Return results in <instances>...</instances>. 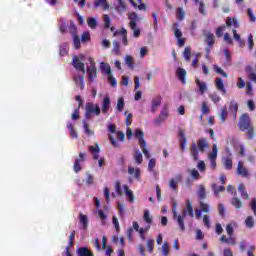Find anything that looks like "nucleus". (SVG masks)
I'll use <instances>...</instances> for the list:
<instances>
[{"mask_svg":"<svg viewBox=\"0 0 256 256\" xmlns=\"http://www.w3.org/2000/svg\"><path fill=\"white\" fill-rule=\"evenodd\" d=\"M117 35H122V44L124 47H127V45H129V41L127 40V29L121 28L119 31H115L114 37H117Z\"/></svg>","mask_w":256,"mask_h":256,"instance_id":"10","label":"nucleus"},{"mask_svg":"<svg viewBox=\"0 0 256 256\" xmlns=\"http://www.w3.org/2000/svg\"><path fill=\"white\" fill-rule=\"evenodd\" d=\"M226 231L228 233V237H233V225L227 224Z\"/></svg>","mask_w":256,"mask_h":256,"instance_id":"61","label":"nucleus"},{"mask_svg":"<svg viewBox=\"0 0 256 256\" xmlns=\"http://www.w3.org/2000/svg\"><path fill=\"white\" fill-rule=\"evenodd\" d=\"M209 97L213 103H219V101H221V96H219L217 93L210 94Z\"/></svg>","mask_w":256,"mask_h":256,"instance_id":"53","label":"nucleus"},{"mask_svg":"<svg viewBox=\"0 0 256 256\" xmlns=\"http://www.w3.org/2000/svg\"><path fill=\"white\" fill-rule=\"evenodd\" d=\"M153 107H160L161 106V96H157L152 100Z\"/></svg>","mask_w":256,"mask_h":256,"instance_id":"54","label":"nucleus"},{"mask_svg":"<svg viewBox=\"0 0 256 256\" xmlns=\"http://www.w3.org/2000/svg\"><path fill=\"white\" fill-rule=\"evenodd\" d=\"M115 190H116L117 195H119V196L123 195V192L121 190V183L119 181H116V183H115Z\"/></svg>","mask_w":256,"mask_h":256,"instance_id":"60","label":"nucleus"},{"mask_svg":"<svg viewBox=\"0 0 256 256\" xmlns=\"http://www.w3.org/2000/svg\"><path fill=\"white\" fill-rule=\"evenodd\" d=\"M128 19L130 20L129 27L131 31H133V37L135 39H138V37H141V29L137 27V20L139 19V14H137V12H133L129 14Z\"/></svg>","mask_w":256,"mask_h":256,"instance_id":"5","label":"nucleus"},{"mask_svg":"<svg viewBox=\"0 0 256 256\" xmlns=\"http://www.w3.org/2000/svg\"><path fill=\"white\" fill-rule=\"evenodd\" d=\"M128 174L134 175V179H136V181H141V169L128 166Z\"/></svg>","mask_w":256,"mask_h":256,"instance_id":"14","label":"nucleus"},{"mask_svg":"<svg viewBox=\"0 0 256 256\" xmlns=\"http://www.w3.org/2000/svg\"><path fill=\"white\" fill-rule=\"evenodd\" d=\"M212 189L214 190L215 195H219V193L225 191L224 186H219L217 189V184H215V183L212 184Z\"/></svg>","mask_w":256,"mask_h":256,"instance_id":"48","label":"nucleus"},{"mask_svg":"<svg viewBox=\"0 0 256 256\" xmlns=\"http://www.w3.org/2000/svg\"><path fill=\"white\" fill-rule=\"evenodd\" d=\"M88 27L90 29H97V20L93 17L88 18Z\"/></svg>","mask_w":256,"mask_h":256,"instance_id":"43","label":"nucleus"},{"mask_svg":"<svg viewBox=\"0 0 256 256\" xmlns=\"http://www.w3.org/2000/svg\"><path fill=\"white\" fill-rule=\"evenodd\" d=\"M77 254L79 256H93L91 250L87 247H80L77 249Z\"/></svg>","mask_w":256,"mask_h":256,"instance_id":"25","label":"nucleus"},{"mask_svg":"<svg viewBox=\"0 0 256 256\" xmlns=\"http://www.w3.org/2000/svg\"><path fill=\"white\" fill-rule=\"evenodd\" d=\"M178 137H180V149L181 151H185V148L187 147V143L189 141L187 140V137H185V132L183 130H179Z\"/></svg>","mask_w":256,"mask_h":256,"instance_id":"13","label":"nucleus"},{"mask_svg":"<svg viewBox=\"0 0 256 256\" xmlns=\"http://www.w3.org/2000/svg\"><path fill=\"white\" fill-rule=\"evenodd\" d=\"M238 129L240 131H246V135L248 139H253L255 137V128L253 124H251V117L249 114H242L238 120Z\"/></svg>","mask_w":256,"mask_h":256,"instance_id":"2","label":"nucleus"},{"mask_svg":"<svg viewBox=\"0 0 256 256\" xmlns=\"http://www.w3.org/2000/svg\"><path fill=\"white\" fill-rule=\"evenodd\" d=\"M72 66L74 67V69H76V71H80L81 73H83V75L87 73V71L85 70V64L81 62V60H79V56L73 57Z\"/></svg>","mask_w":256,"mask_h":256,"instance_id":"9","label":"nucleus"},{"mask_svg":"<svg viewBox=\"0 0 256 256\" xmlns=\"http://www.w3.org/2000/svg\"><path fill=\"white\" fill-rule=\"evenodd\" d=\"M73 43H74L75 49H79V47H81V38H79L78 35H74L73 36Z\"/></svg>","mask_w":256,"mask_h":256,"instance_id":"49","label":"nucleus"},{"mask_svg":"<svg viewBox=\"0 0 256 256\" xmlns=\"http://www.w3.org/2000/svg\"><path fill=\"white\" fill-rule=\"evenodd\" d=\"M237 87H238V89H244L245 80H243V78H238Z\"/></svg>","mask_w":256,"mask_h":256,"instance_id":"63","label":"nucleus"},{"mask_svg":"<svg viewBox=\"0 0 256 256\" xmlns=\"http://www.w3.org/2000/svg\"><path fill=\"white\" fill-rule=\"evenodd\" d=\"M210 109H209V106L207 105V102H202V106H201V112H202V115H209L210 113Z\"/></svg>","mask_w":256,"mask_h":256,"instance_id":"42","label":"nucleus"},{"mask_svg":"<svg viewBox=\"0 0 256 256\" xmlns=\"http://www.w3.org/2000/svg\"><path fill=\"white\" fill-rule=\"evenodd\" d=\"M81 41H82V43H87V42L91 41V34L89 32H83V34L81 36Z\"/></svg>","mask_w":256,"mask_h":256,"instance_id":"47","label":"nucleus"},{"mask_svg":"<svg viewBox=\"0 0 256 256\" xmlns=\"http://www.w3.org/2000/svg\"><path fill=\"white\" fill-rule=\"evenodd\" d=\"M124 107H125V100L123 98H119L117 105H116L117 111H119V112L123 111Z\"/></svg>","mask_w":256,"mask_h":256,"instance_id":"45","label":"nucleus"},{"mask_svg":"<svg viewBox=\"0 0 256 256\" xmlns=\"http://www.w3.org/2000/svg\"><path fill=\"white\" fill-rule=\"evenodd\" d=\"M176 75L178 77V79H180V81L183 83V85H185L186 83V77H187V71H185V69L183 68H178L176 71Z\"/></svg>","mask_w":256,"mask_h":256,"instance_id":"18","label":"nucleus"},{"mask_svg":"<svg viewBox=\"0 0 256 256\" xmlns=\"http://www.w3.org/2000/svg\"><path fill=\"white\" fill-rule=\"evenodd\" d=\"M210 161H217V144L212 146V152L208 154Z\"/></svg>","mask_w":256,"mask_h":256,"instance_id":"33","label":"nucleus"},{"mask_svg":"<svg viewBox=\"0 0 256 256\" xmlns=\"http://www.w3.org/2000/svg\"><path fill=\"white\" fill-rule=\"evenodd\" d=\"M103 5L104 9H109V4H107V0H94V8L99 9Z\"/></svg>","mask_w":256,"mask_h":256,"instance_id":"30","label":"nucleus"},{"mask_svg":"<svg viewBox=\"0 0 256 256\" xmlns=\"http://www.w3.org/2000/svg\"><path fill=\"white\" fill-rule=\"evenodd\" d=\"M223 165L227 171H231L233 169V159L231 156H227L223 159Z\"/></svg>","mask_w":256,"mask_h":256,"instance_id":"21","label":"nucleus"},{"mask_svg":"<svg viewBox=\"0 0 256 256\" xmlns=\"http://www.w3.org/2000/svg\"><path fill=\"white\" fill-rule=\"evenodd\" d=\"M123 189L126 193V197L130 203H135V195L133 194V191L129 190V186L127 184H124Z\"/></svg>","mask_w":256,"mask_h":256,"instance_id":"17","label":"nucleus"},{"mask_svg":"<svg viewBox=\"0 0 256 256\" xmlns=\"http://www.w3.org/2000/svg\"><path fill=\"white\" fill-rule=\"evenodd\" d=\"M238 191L241 193V197L245 200H249V194L247 193V190H245V184L241 183L238 186Z\"/></svg>","mask_w":256,"mask_h":256,"instance_id":"24","label":"nucleus"},{"mask_svg":"<svg viewBox=\"0 0 256 256\" xmlns=\"http://www.w3.org/2000/svg\"><path fill=\"white\" fill-rule=\"evenodd\" d=\"M245 71L249 81H252V83H256V74L253 70V67L248 65L245 67Z\"/></svg>","mask_w":256,"mask_h":256,"instance_id":"15","label":"nucleus"},{"mask_svg":"<svg viewBox=\"0 0 256 256\" xmlns=\"http://www.w3.org/2000/svg\"><path fill=\"white\" fill-rule=\"evenodd\" d=\"M203 223L207 229L211 228V221L209 220V215L203 216Z\"/></svg>","mask_w":256,"mask_h":256,"instance_id":"57","label":"nucleus"},{"mask_svg":"<svg viewBox=\"0 0 256 256\" xmlns=\"http://www.w3.org/2000/svg\"><path fill=\"white\" fill-rule=\"evenodd\" d=\"M101 69L103 71V73H105L106 75H113V71L111 70V66L109 65V63H101Z\"/></svg>","mask_w":256,"mask_h":256,"instance_id":"29","label":"nucleus"},{"mask_svg":"<svg viewBox=\"0 0 256 256\" xmlns=\"http://www.w3.org/2000/svg\"><path fill=\"white\" fill-rule=\"evenodd\" d=\"M205 43L208 45V47H212V45L215 44V36L212 33L206 34Z\"/></svg>","mask_w":256,"mask_h":256,"instance_id":"32","label":"nucleus"},{"mask_svg":"<svg viewBox=\"0 0 256 256\" xmlns=\"http://www.w3.org/2000/svg\"><path fill=\"white\" fill-rule=\"evenodd\" d=\"M223 33H225V25H222L216 29V37H223Z\"/></svg>","mask_w":256,"mask_h":256,"instance_id":"55","label":"nucleus"},{"mask_svg":"<svg viewBox=\"0 0 256 256\" xmlns=\"http://www.w3.org/2000/svg\"><path fill=\"white\" fill-rule=\"evenodd\" d=\"M253 47H255V43L253 42V34H249V36H248V49H249V51H253Z\"/></svg>","mask_w":256,"mask_h":256,"instance_id":"52","label":"nucleus"},{"mask_svg":"<svg viewBox=\"0 0 256 256\" xmlns=\"http://www.w3.org/2000/svg\"><path fill=\"white\" fill-rule=\"evenodd\" d=\"M125 63L128 65L129 69H133V57L130 55L125 56Z\"/></svg>","mask_w":256,"mask_h":256,"instance_id":"50","label":"nucleus"},{"mask_svg":"<svg viewBox=\"0 0 256 256\" xmlns=\"http://www.w3.org/2000/svg\"><path fill=\"white\" fill-rule=\"evenodd\" d=\"M110 107H111V98H109V96H105L102 100L103 115H107V113H109Z\"/></svg>","mask_w":256,"mask_h":256,"instance_id":"11","label":"nucleus"},{"mask_svg":"<svg viewBox=\"0 0 256 256\" xmlns=\"http://www.w3.org/2000/svg\"><path fill=\"white\" fill-rule=\"evenodd\" d=\"M251 209L256 217V198H252V201H251Z\"/></svg>","mask_w":256,"mask_h":256,"instance_id":"64","label":"nucleus"},{"mask_svg":"<svg viewBox=\"0 0 256 256\" xmlns=\"http://www.w3.org/2000/svg\"><path fill=\"white\" fill-rule=\"evenodd\" d=\"M215 86L218 89V91H221L223 93V95L227 93V90L225 89V84L223 83V79L219 77L216 78Z\"/></svg>","mask_w":256,"mask_h":256,"instance_id":"19","label":"nucleus"},{"mask_svg":"<svg viewBox=\"0 0 256 256\" xmlns=\"http://www.w3.org/2000/svg\"><path fill=\"white\" fill-rule=\"evenodd\" d=\"M176 17H177L178 21H183V19H185V10H183V8H178Z\"/></svg>","mask_w":256,"mask_h":256,"instance_id":"41","label":"nucleus"},{"mask_svg":"<svg viewBox=\"0 0 256 256\" xmlns=\"http://www.w3.org/2000/svg\"><path fill=\"white\" fill-rule=\"evenodd\" d=\"M85 157H87V153L86 152H80L79 157H77L74 160V164H73L74 173H79V171H81L83 169L81 167L80 163L85 162Z\"/></svg>","mask_w":256,"mask_h":256,"instance_id":"8","label":"nucleus"},{"mask_svg":"<svg viewBox=\"0 0 256 256\" xmlns=\"http://www.w3.org/2000/svg\"><path fill=\"white\" fill-rule=\"evenodd\" d=\"M88 151L91 152V155H92L94 160L99 159V145H96V147L95 146H89Z\"/></svg>","mask_w":256,"mask_h":256,"instance_id":"23","label":"nucleus"},{"mask_svg":"<svg viewBox=\"0 0 256 256\" xmlns=\"http://www.w3.org/2000/svg\"><path fill=\"white\" fill-rule=\"evenodd\" d=\"M90 65L87 66V73H88V81L90 83H93L95 79H97V66L95 65V62L93 59H89Z\"/></svg>","mask_w":256,"mask_h":256,"instance_id":"7","label":"nucleus"},{"mask_svg":"<svg viewBox=\"0 0 256 256\" xmlns=\"http://www.w3.org/2000/svg\"><path fill=\"white\" fill-rule=\"evenodd\" d=\"M69 33L74 37L77 35V27L75 26V22L71 21L69 26Z\"/></svg>","mask_w":256,"mask_h":256,"instance_id":"46","label":"nucleus"},{"mask_svg":"<svg viewBox=\"0 0 256 256\" xmlns=\"http://www.w3.org/2000/svg\"><path fill=\"white\" fill-rule=\"evenodd\" d=\"M236 173L238 175H241V177H249V171L247 170V168H245L243 166V162L239 161L237 164V170Z\"/></svg>","mask_w":256,"mask_h":256,"instance_id":"12","label":"nucleus"},{"mask_svg":"<svg viewBox=\"0 0 256 256\" xmlns=\"http://www.w3.org/2000/svg\"><path fill=\"white\" fill-rule=\"evenodd\" d=\"M220 243H226L227 245H235V239H233V237L229 236L227 238V236H225V234H223L220 237Z\"/></svg>","mask_w":256,"mask_h":256,"instance_id":"28","label":"nucleus"},{"mask_svg":"<svg viewBox=\"0 0 256 256\" xmlns=\"http://www.w3.org/2000/svg\"><path fill=\"white\" fill-rule=\"evenodd\" d=\"M185 61L191 60V47H186L183 52Z\"/></svg>","mask_w":256,"mask_h":256,"instance_id":"44","label":"nucleus"},{"mask_svg":"<svg viewBox=\"0 0 256 256\" xmlns=\"http://www.w3.org/2000/svg\"><path fill=\"white\" fill-rule=\"evenodd\" d=\"M209 149V143H207V139L201 138L198 142H192L190 146V155L193 161H199V151L200 153H205V150Z\"/></svg>","mask_w":256,"mask_h":256,"instance_id":"3","label":"nucleus"},{"mask_svg":"<svg viewBox=\"0 0 256 256\" xmlns=\"http://www.w3.org/2000/svg\"><path fill=\"white\" fill-rule=\"evenodd\" d=\"M246 227L249 229L255 226V220H253V216H248L245 220Z\"/></svg>","mask_w":256,"mask_h":256,"instance_id":"40","label":"nucleus"},{"mask_svg":"<svg viewBox=\"0 0 256 256\" xmlns=\"http://www.w3.org/2000/svg\"><path fill=\"white\" fill-rule=\"evenodd\" d=\"M177 204L174 202L172 205V213H173V219H175L178 223L180 231H185V217H187V214H189L190 217H194L195 213L193 210V202L191 200H187V206L182 210V214L177 215Z\"/></svg>","mask_w":256,"mask_h":256,"instance_id":"1","label":"nucleus"},{"mask_svg":"<svg viewBox=\"0 0 256 256\" xmlns=\"http://www.w3.org/2000/svg\"><path fill=\"white\" fill-rule=\"evenodd\" d=\"M200 210L202 213H211V207L203 201L200 202Z\"/></svg>","mask_w":256,"mask_h":256,"instance_id":"35","label":"nucleus"},{"mask_svg":"<svg viewBox=\"0 0 256 256\" xmlns=\"http://www.w3.org/2000/svg\"><path fill=\"white\" fill-rule=\"evenodd\" d=\"M228 109H229L230 113H233L234 117H237V111L239 109V104H237V102L232 100L230 102V105H229Z\"/></svg>","mask_w":256,"mask_h":256,"instance_id":"26","label":"nucleus"},{"mask_svg":"<svg viewBox=\"0 0 256 256\" xmlns=\"http://www.w3.org/2000/svg\"><path fill=\"white\" fill-rule=\"evenodd\" d=\"M135 137L138 139L143 155L149 159V150L147 149V141L145 140V133L142 130H135Z\"/></svg>","mask_w":256,"mask_h":256,"instance_id":"6","label":"nucleus"},{"mask_svg":"<svg viewBox=\"0 0 256 256\" xmlns=\"http://www.w3.org/2000/svg\"><path fill=\"white\" fill-rule=\"evenodd\" d=\"M108 83H110L111 87H117V79L112 74L108 75Z\"/></svg>","mask_w":256,"mask_h":256,"instance_id":"56","label":"nucleus"},{"mask_svg":"<svg viewBox=\"0 0 256 256\" xmlns=\"http://www.w3.org/2000/svg\"><path fill=\"white\" fill-rule=\"evenodd\" d=\"M78 218L80 220V223H81L83 229H87L89 227V218H87V215L80 213Z\"/></svg>","mask_w":256,"mask_h":256,"instance_id":"22","label":"nucleus"},{"mask_svg":"<svg viewBox=\"0 0 256 256\" xmlns=\"http://www.w3.org/2000/svg\"><path fill=\"white\" fill-rule=\"evenodd\" d=\"M247 15H248V17H249V19H250V22H251V23H255L256 17H255V14H253V9L248 8V9H247Z\"/></svg>","mask_w":256,"mask_h":256,"instance_id":"51","label":"nucleus"},{"mask_svg":"<svg viewBox=\"0 0 256 256\" xmlns=\"http://www.w3.org/2000/svg\"><path fill=\"white\" fill-rule=\"evenodd\" d=\"M143 219L145 223H148V225H151V223H153V218H151V214L149 213V210H144Z\"/></svg>","mask_w":256,"mask_h":256,"instance_id":"36","label":"nucleus"},{"mask_svg":"<svg viewBox=\"0 0 256 256\" xmlns=\"http://www.w3.org/2000/svg\"><path fill=\"white\" fill-rule=\"evenodd\" d=\"M196 85L198 87L199 95H205V91H207V83L201 81L199 78H196Z\"/></svg>","mask_w":256,"mask_h":256,"instance_id":"16","label":"nucleus"},{"mask_svg":"<svg viewBox=\"0 0 256 256\" xmlns=\"http://www.w3.org/2000/svg\"><path fill=\"white\" fill-rule=\"evenodd\" d=\"M134 161L138 165H141V163H143V154H141V151H139V149L135 150Z\"/></svg>","mask_w":256,"mask_h":256,"instance_id":"31","label":"nucleus"},{"mask_svg":"<svg viewBox=\"0 0 256 256\" xmlns=\"http://www.w3.org/2000/svg\"><path fill=\"white\" fill-rule=\"evenodd\" d=\"M178 27H179V24L174 23V35L176 39H180L181 37H183V32H181V30Z\"/></svg>","mask_w":256,"mask_h":256,"instance_id":"37","label":"nucleus"},{"mask_svg":"<svg viewBox=\"0 0 256 256\" xmlns=\"http://www.w3.org/2000/svg\"><path fill=\"white\" fill-rule=\"evenodd\" d=\"M231 203L236 209H241L243 207V202H241L239 198H233Z\"/></svg>","mask_w":256,"mask_h":256,"instance_id":"39","label":"nucleus"},{"mask_svg":"<svg viewBox=\"0 0 256 256\" xmlns=\"http://www.w3.org/2000/svg\"><path fill=\"white\" fill-rule=\"evenodd\" d=\"M112 51L113 53H115V55H119L121 53V45L119 44V42L113 41Z\"/></svg>","mask_w":256,"mask_h":256,"instance_id":"38","label":"nucleus"},{"mask_svg":"<svg viewBox=\"0 0 256 256\" xmlns=\"http://www.w3.org/2000/svg\"><path fill=\"white\" fill-rule=\"evenodd\" d=\"M198 197L201 201L206 199L207 197V192L205 191V186L200 185L199 190H198Z\"/></svg>","mask_w":256,"mask_h":256,"instance_id":"34","label":"nucleus"},{"mask_svg":"<svg viewBox=\"0 0 256 256\" xmlns=\"http://www.w3.org/2000/svg\"><path fill=\"white\" fill-rule=\"evenodd\" d=\"M156 161L155 159H150L148 162V171L152 172L155 169Z\"/></svg>","mask_w":256,"mask_h":256,"instance_id":"59","label":"nucleus"},{"mask_svg":"<svg viewBox=\"0 0 256 256\" xmlns=\"http://www.w3.org/2000/svg\"><path fill=\"white\" fill-rule=\"evenodd\" d=\"M159 115H161V117H162L163 119H165L166 117H168L169 112H168V110H167V105L164 106V108L162 109V111H161V113H160Z\"/></svg>","mask_w":256,"mask_h":256,"instance_id":"62","label":"nucleus"},{"mask_svg":"<svg viewBox=\"0 0 256 256\" xmlns=\"http://www.w3.org/2000/svg\"><path fill=\"white\" fill-rule=\"evenodd\" d=\"M227 115H229V113L227 112V106H223L221 108V111H220V123H225L227 121Z\"/></svg>","mask_w":256,"mask_h":256,"instance_id":"27","label":"nucleus"},{"mask_svg":"<svg viewBox=\"0 0 256 256\" xmlns=\"http://www.w3.org/2000/svg\"><path fill=\"white\" fill-rule=\"evenodd\" d=\"M59 30L61 33L67 32V22L62 19L61 25L59 26Z\"/></svg>","mask_w":256,"mask_h":256,"instance_id":"58","label":"nucleus"},{"mask_svg":"<svg viewBox=\"0 0 256 256\" xmlns=\"http://www.w3.org/2000/svg\"><path fill=\"white\" fill-rule=\"evenodd\" d=\"M226 25H227V27L233 26L235 29H239V20H237V18H235V17L234 18L227 17Z\"/></svg>","mask_w":256,"mask_h":256,"instance_id":"20","label":"nucleus"},{"mask_svg":"<svg viewBox=\"0 0 256 256\" xmlns=\"http://www.w3.org/2000/svg\"><path fill=\"white\" fill-rule=\"evenodd\" d=\"M99 115H101V107H99V104L87 102L84 114L85 119L89 121L93 119V117H99Z\"/></svg>","mask_w":256,"mask_h":256,"instance_id":"4","label":"nucleus"}]
</instances>
